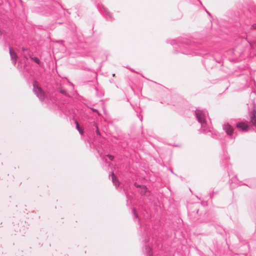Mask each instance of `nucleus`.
<instances>
[{"mask_svg":"<svg viewBox=\"0 0 256 256\" xmlns=\"http://www.w3.org/2000/svg\"><path fill=\"white\" fill-rule=\"evenodd\" d=\"M195 116L198 122L201 124L200 132H210L209 125L208 123L207 118L208 113L206 110L197 109L194 112Z\"/></svg>","mask_w":256,"mask_h":256,"instance_id":"obj_2","label":"nucleus"},{"mask_svg":"<svg viewBox=\"0 0 256 256\" xmlns=\"http://www.w3.org/2000/svg\"><path fill=\"white\" fill-rule=\"evenodd\" d=\"M148 191V188L146 186L144 185L142 186H141V188L140 190V194L143 196L146 195Z\"/></svg>","mask_w":256,"mask_h":256,"instance_id":"obj_13","label":"nucleus"},{"mask_svg":"<svg viewBox=\"0 0 256 256\" xmlns=\"http://www.w3.org/2000/svg\"><path fill=\"white\" fill-rule=\"evenodd\" d=\"M60 92L61 94H62L64 95V96H68V95L67 91L66 90L63 89V88H60Z\"/></svg>","mask_w":256,"mask_h":256,"instance_id":"obj_17","label":"nucleus"},{"mask_svg":"<svg viewBox=\"0 0 256 256\" xmlns=\"http://www.w3.org/2000/svg\"><path fill=\"white\" fill-rule=\"evenodd\" d=\"M106 156L110 158V160H113L114 159V156L110 154H107Z\"/></svg>","mask_w":256,"mask_h":256,"instance_id":"obj_19","label":"nucleus"},{"mask_svg":"<svg viewBox=\"0 0 256 256\" xmlns=\"http://www.w3.org/2000/svg\"><path fill=\"white\" fill-rule=\"evenodd\" d=\"M91 110H92L93 112L98 113V110L94 108H91Z\"/></svg>","mask_w":256,"mask_h":256,"instance_id":"obj_24","label":"nucleus"},{"mask_svg":"<svg viewBox=\"0 0 256 256\" xmlns=\"http://www.w3.org/2000/svg\"><path fill=\"white\" fill-rule=\"evenodd\" d=\"M172 42H172V45H174V44H174V40H173V41H172Z\"/></svg>","mask_w":256,"mask_h":256,"instance_id":"obj_26","label":"nucleus"},{"mask_svg":"<svg viewBox=\"0 0 256 256\" xmlns=\"http://www.w3.org/2000/svg\"><path fill=\"white\" fill-rule=\"evenodd\" d=\"M76 129L79 132L80 134L82 135L84 132L82 128H80V126L79 124L77 121H76Z\"/></svg>","mask_w":256,"mask_h":256,"instance_id":"obj_15","label":"nucleus"},{"mask_svg":"<svg viewBox=\"0 0 256 256\" xmlns=\"http://www.w3.org/2000/svg\"><path fill=\"white\" fill-rule=\"evenodd\" d=\"M9 52L12 62L14 65H15L17 62L18 56L10 47L9 48Z\"/></svg>","mask_w":256,"mask_h":256,"instance_id":"obj_9","label":"nucleus"},{"mask_svg":"<svg viewBox=\"0 0 256 256\" xmlns=\"http://www.w3.org/2000/svg\"><path fill=\"white\" fill-rule=\"evenodd\" d=\"M102 12L103 13L106 18L108 20H112V14L110 12H108V10L106 8H103Z\"/></svg>","mask_w":256,"mask_h":256,"instance_id":"obj_11","label":"nucleus"},{"mask_svg":"<svg viewBox=\"0 0 256 256\" xmlns=\"http://www.w3.org/2000/svg\"><path fill=\"white\" fill-rule=\"evenodd\" d=\"M92 1H94V2H96V0H92Z\"/></svg>","mask_w":256,"mask_h":256,"instance_id":"obj_28","label":"nucleus"},{"mask_svg":"<svg viewBox=\"0 0 256 256\" xmlns=\"http://www.w3.org/2000/svg\"><path fill=\"white\" fill-rule=\"evenodd\" d=\"M174 48L176 49L174 50L175 53L180 52L183 54H190L188 52L189 50H198L199 48L196 46L195 47L194 42H192L187 38H182L179 40L178 42V44L174 46Z\"/></svg>","mask_w":256,"mask_h":256,"instance_id":"obj_1","label":"nucleus"},{"mask_svg":"<svg viewBox=\"0 0 256 256\" xmlns=\"http://www.w3.org/2000/svg\"><path fill=\"white\" fill-rule=\"evenodd\" d=\"M137 116H138V117L139 118L141 122H142V116H141V115H140V114H139V115H138V114H137Z\"/></svg>","mask_w":256,"mask_h":256,"instance_id":"obj_21","label":"nucleus"},{"mask_svg":"<svg viewBox=\"0 0 256 256\" xmlns=\"http://www.w3.org/2000/svg\"><path fill=\"white\" fill-rule=\"evenodd\" d=\"M223 130L225 131L228 135L230 136L231 139L234 138L235 137L233 136L234 129L232 126L228 124H224L222 126Z\"/></svg>","mask_w":256,"mask_h":256,"instance_id":"obj_7","label":"nucleus"},{"mask_svg":"<svg viewBox=\"0 0 256 256\" xmlns=\"http://www.w3.org/2000/svg\"><path fill=\"white\" fill-rule=\"evenodd\" d=\"M132 211H133L134 215L135 218L139 219L138 216V214L136 212L135 209L133 208L132 209ZM138 221H140V220H138Z\"/></svg>","mask_w":256,"mask_h":256,"instance_id":"obj_18","label":"nucleus"},{"mask_svg":"<svg viewBox=\"0 0 256 256\" xmlns=\"http://www.w3.org/2000/svg\"><path fill=\"white\" fill-rule=\"evenodd\" d=\"M111 176H112V182L114 184L116 187H118L119 186V184H120L118 180V178H116V175L114 174V173L113 172H112Z\"/></svg>","mask_w":256,"mask_h":256,"instance_id":"obj_12","label":"nucleus"},{"mask_svg":"<svg viewBox=\"0 0 256 256\" xmlns=\"http://www.w3.org/2000/svg\"><path fill=\"white\" fill-rule=\"evenodd\" d=\"M4 28V24L0 20V44L6 45L10 38V35L6 32Z\"/></svg>","mask_w":256,"mask_h":256,"instance_id":"obj_4","label":"nucleus"},{"mask_svg":"<svg viewBox=\"0 0 256 256\" xmlns=\"http://www.w3.org/2000/svg\"><path fill=\"white\" fill-rule=\"evenodd\" d=\"M206 13L208 14L209 16H211V14L208 11H206Z\"/></svg>","mask_w":256,"mask_h":256,"instance_id":"obj_25","label":"nucleus"},{"mask_svg":"<svg viewBox=\"0 0 256 256\" xmlns=\"http://www.w3.org/2000/svg\"><path fill=\"white\" fill-rule=\"evenodd\" d=\"M33 91L40 100H43L44 98V94L42 89L35 84L33 85Z\"/></svg>","mask_w":256,"mask_h":256,"instance_id":"obj_5","label":"nucleus"},{"mask_svg":"<svg viewBox=\"0 0 256 256\" xmlns=\"http://www.w3.org/2000/svg\"><path fill=\"white\" fill-rule=\"evenodd\" d=\"M58 7H62V6L58 3L56 2H52L51 4V8H48V6H46V12L44 13V14L48 16L49 14H51L54 12H56L55 8H58Z\"/></svg>","mask_w":256,"mask_h":256,"instance_id":"obj_6","label":"nucleus"},{"mask_svg":"<svg viewBox=\"0 0 256 256\" xmlns=\"http://www.w3.org/2000/svg\"><path fill=\"white\" fill-rule=\"evenodd\" d=\"M236 126L242 131H247L249 129L248 125L244 122H239L236 124Z\"/></svg>","mask_w":256,"mask_h":256,"instance_id":"obj_10","label":"nucleus"},{"mask_svg":"<svg viewBox=\"0 0 256 256\" xmlns=\"http://www.w3.org/2000/svg\"><path fill=\"white\" fill-rule=\"evenodd\" d=\"M22 50L23 52H26V51H28V49L26 48L22 47Z\"/></svg>","mask_w":256,"mask_h":256,"instance_id":"obj_23","label":"nucleus"},{"mask_svg":"<svg viewBox=\"0 0 256 256\" xmlns=\"http://www.w3.org/2000/svg\"><path fill=\"white\" fill-rule=\"evenodd\" d=\"M134 186L136 188H141V186H142V185H140L139 184H138L137 183H134Z\"/></svg>","mask_w":256,"mask_h":256,"instance_id":"obj_20","label":"nucleus"},{"mask_svg":"<svg viewBox=\"0 0 256 256\" xmlns=\"http://www.w3.org/2000/svg\"><path fill=\"white\" fill-rule=\"evenodd\" d=\"M254 107H255V104H254ZM250 123L252 125L256 128V110L254 108L250 113Z\"/></svg>","mask_w":256,"mask_h":256,"instance_id":"obj_8","label":"nucleus"},{"mask_svg":"<svg viewBox=\"0 0 256 256\" xmlns=\"http://www.w3.org/2000/svg\"><path fill=\"white\" fill-rule=\"evenodd\" d=\"M92 124L93 126H95L96 128V134L97 135H98V136H100V132L98 130V126L96 124L95 122H92Z\"/></svg>","mask_w":256,"mask_h":256,"instance_id":"obj_16","label":"nucleus"},{"mask_svg":"<svg viewBox=\"0 0 256 256\" xmlns=\"http://www.w3.org/2000/svg\"><path fill=\"white\" fill-rule=\"evenodd\" d=\"M142 228L144 230L142 236L144 240H142L144 248L143 249V252L146 256H152V247L150 242V235L151 232V229L150 226H143Z\"/></svg>","mask_w":256,"mask_h":256,"instance_id":"obj_3","label":"nucleus"},{"mask_svg":"<svg viewBox=\"0 0 256 256\" xmlns=\"http://www.w3.org/2000/svg\"><path fill=\"white\" fill-rule=\"evenodd\" d=\"M251 28L252 29H256V24H253L251 26Z\"/></svg>","mask_w":256,"mask_h":256,"instance_id":"obj_22","label":"nucleus"},{"mask_svg":"<svg viewBox=\"0 0 256 256\" xmlns=\"http://www.w3.org/2000/svg\"><path fill=\"white\" fill-rule=\"evenodd\" d=\"M29 56H30V59L32 60H34V62H36L37 64H38L39 66H40L41 65V62L40 61V60L38 59V57H36V56H34V57H32L30 54H29Z\"/></svg>","mask_w":256,"mask_h":256,"instance_id":"obj_14","label":"nucleus"},{"mask_svg":"<svg viewBox=\"0 0 256 256\" xmlns=\"http://www.w3.org/2000/svg\"><path fill=\"white\" fill-rule=\"evenodd\" d=\"M216 62H219V63H220V60H216Z\"/></svg>","mask_w":256,"mask_h":256,"instance_id":"obj_27","label":"nucleus"}]
</instances>
